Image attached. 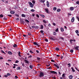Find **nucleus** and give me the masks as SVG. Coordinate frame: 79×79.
Returning <instances> with one entry per match:
<instances>
[{
    "label": "nucleus",
    "instance_id": "nucleus-1",
    "mask_svg": "<svg viewBox=\"0 0 79 79\" xmlns=\"http://www.w3.org/2000/svg\"><path fill=\"white\" fill-rule=\"evenodd\" d=\"M44 73L42 72H40V73L39 77H44Z\"/></svg>",
    "mask_w": 79,
    "mask_h": 79
},
{
    "label": "nucleus",
    "instance_id": "nucleus-2",
    "mask_svg": "<svg viewBox=\"0 0 79 79\" xmlns=\"http://www.w3.org/2000/svg\"><path fill=\"white\" fill-rule=\"evenodd\" d=\"M28 3H29L30 7H31V8H33L34 7V5L32 4V3L31 2H28Z\"/></svg>",
    "mask_w": 79,
    "mask_h": 79
},
{
    "label": "nucleus",
    "instance_id": "nucleus-3",
    "mask_svg": "<svg viewBox=\"0 0 79 79\" xmlns=\"http://www.w3.org/2000/svg\"><path fill=\"white\" fill-rule=\"evenodd\" d=\"M50 73H53V74H57L56 72L54 71H50Z\"/></svg>",
    "mask_w": 79,
    "mask_h": 79
},
{
    "label": "nucleus",
    "instance_id": "nucleus-4",
    "mask_svg": "<svg viewBox=\"0 0 79 79\" xmlns=\"http://www.w3.org/2000/svg\"><path fill=\"white\" fill-rule=\"evenodd\" d=\"M50 40H52V41H55V40H56V39L55 38H53L52 37H50Z\"/></svg>",
    "mask_w": 79,
    "mask_h": 79
},
{
    "label": "nucleus",
    "instance_id": "nucleus-5",
    "mask_svg": "<svg viewBox=\"0 0 79 79\" xmlns=\"http://www.w3.org/2000/svg\"><path fill=\"white\" fill-rule=\"evenodd\" d=\"M45 10L47 13H49V11H48V8H46L45 9Z\"/></svg>",
    "mask_w": 79,
    "mask_h": 79
},
{
    "label": "nucleus",
    "instance_id": "nucleus-6",
    "mask_svg": "<svg viewBox=\"0 0 79 79\" xmlns=\"http://www.w3.org/2000/svg\"><path fill=\"white\" fill-rule=\"evenodd\" d=\"M74 8L73 7H70V11H73L74 10Z\"/></svg>",
    "mask_w": 79,
    "mask_h": 79
},
{
    "label": "nucleus",
    "instance_id": "nucleus-7",
    "mask_svg": "<svg viewBox=\"0 0 79 79\" xmlns=\"http://www.w3.org/2000/svg\"><path fill=\"white\" fill-rule=\"evenodd\" d=\"M73 42H76V40H70V43H71V44H73V43L72 42H73Z\"/></svg>",
    "mask_w": 79,
    "mask_h": 79
},
{
    "label": "nucleus",
    "instance_id": "nucleus-8",
    "mask_svg": "<svg viewBox=\"0 0 79 79\" xmlns=\"http://www.w3.org/2000/svg\"><path fill=\"white\" fill-rule=\"evenodd\" d=\"M54 65L55 66V67H56L57 68H58V69H59V68H60L59 66H58V65L56 64H54Z\"/></svg>",
    "mask_w": 79,
    "mask_h": 79
},
{
    "label": "nucleus",
    "instance_id": "nucleus-9",
    "mask_svg": "<svg viewBox=\"0 0 79 79\" xmlns=\"http://www.w3.org/2000/svg\"><path fill=\"white\" fill-rule=\"evenodd\" d=\"M24 61H25V63H27V64H29V61H28V60H24Z\"/></svg>",
    "mask_w": 79,
    "mask_h": 79
},
{
    "label": "nucleus",
    "instance_id": "nucleus-10",
    "mask_svg": "<svg viewBox=\"0 0 79 79\" xmlns=\"http://www.w3.org/2000/svg\"><path fill=\"white\" fill-rule=\"evenodd\" d=\"M18 45H17V44H14V45H13V47H17Z\"/></svg>",
    "mask_w": 79,
    "mask_h": 79
},
{
    "label": "nucleus",
    "instance_id": "nucleus-11",
    "mask_svg": "<svg viewBox=\"0 0 79 79\" xmlns=\"http://www.w3.org/2000/svg\"><path fill=\"white\" fill-rule=\"evenodd\" d=\"M23 21L24 20L23 19H20V22L24 24V23H25V22H24V21Z\"/></svg>",
    "mask_w": 79,
    "mask_h": 79
},
{
    "label": "nucleus",
    "instance_id": "nucleus-12",
    "mask_svg": "<svg viewBox=\"0 0 79 79\" xmlns=\"http://www.w3.org/2000/svg\"><path fill=\"white\" fill-rule=\"evenodd\" d=\"M64 75H65V74L63 73L62 75V77L63 79H65V77L64 76Z\"/></svg>",
    "mask_w": 79,
    "mask_h": 79
},
{
    "label": "nucleus",
    "instance_id": "nucleus-13",
    "mask_svg": "<svg viewBox=\"0 0 79 79\" xmlns=\"http://www.w3.org/2000/svg\"><path fill=\"white\" fill-rule=\"evenodd\" d=\"M79 46L76 47L75 48V49H76L77 50H79Z\"/></svg>",
    "mask_w": 79,
    "mask_h": 79
},
{
    "label": "nucleus",
    "instance_id": "nucleus-14",
    "mask_svg": "<svg viewBox=\"0 0 79 79\" xmlns=\"http://www.w3.org/2000/svg\"><path fill=\"white\" fill-rule=\"evenodd\" d=\"M71 21L72 23H73L74 21V17H73Z\"/></svg>",
    "mask_w": 79,
    "mask_h": 79
},
{
    "label": "nucleus",
    "instance_id": "nucleus-15",
    "mask_svg": "<svg viewBox=\"0 0 79 79\" xmlns=\"http://www.w3.org/2000/svg\"><path fill=\"white\" fill-rule=\"evenodd\" d=\"M18 55L19 56H20V57H21V52L20 51L19 52H18Z\"/></svg>",
    "mask_w": 79,
    "mask_h": 79
},
{
    "label": "nucleus",
    "instance_id": "nucleus-16",
    "mask_svg": "<svg viewBox=\"0 0 79 79\" xmlns=\"http://www.w3.org/2000/svg\"><path fill=\"white\" fill-rule=\"evenodd\" d=\"M71 69H72V71L73 73L75 72V70L74 69V68L73 67H72L71 68Z\"/></svg>",
    "mask_w": 79,
    "mask_h": 79
},
{
    "label": "nucleus",
    "instance_id": "nucleus-17",
    "mask_svg": "<svg viewBox=\"0 0 79 79\" xmlns=\"http://www.w3.org/2000/svg\"><path fill=\"white\" fill-rule=\"evenodd\" d=\"M69 79H73V76H72V75L69 76Z\"/></svg>",
    "mask_w": 79,
    "mask_h": 79
},
{
    "label": "nucleus",
    "instance_id": "nucleus-18",
    "mask_svg": "<svg viewBox=\"0 0 79 79\" xmlns=\"http://www.w3.org/2000/svg\"><path fill=\"white\" fill-rule=\"evenodd\" d=\"M22 17H24V18L26 17V15L24 14H22Z\"/></svg>",
    "mask_w": 79,
    "mask_h": 79
},
{
    "label": "nucleus",
    "instance_id": "nucleus-19",
    "mask_svg": "<svg viewBox=\"0 0 79 79\" xmlns=\"http://www.w3.org/2000/svg\"><path fill=\"white\" fill-rule=\"evenodd\" d=\"M33 44L34 45H37V44H37V42H33Z\"/></svg>",
    "mask_w": 79,
    "mask_h": 79
},
{
    "label": "nucleus",
    "instance_id": "nucleus-20",
    "mask_svg": "<svg viewBox=\"0 0 79 79\" xmlns=\"http://www.w3.org/2000/svg\"><path fill=\"white\" fill-rule=\"evenodd\" d=\"M40 28L41 29H44V26L42 25H41V27Z\"/></svg>",
    "mask_w": 79,
    "mask_h": 79
},
{
    "label": "nucleus",
    "instance_id": "nucleus-21",
    "mask_svg": "<svg viewBox=\"0 0 79 79\" xmlns=\"http://www.w3.org/2000/svg\"><path fill=\"white\" fill-rule=\"evenodd\" d=\"M10 13L11 14H15V12L13 11H11L10 12Z\"/></svg>",
    "mask_w": 79,
    "mask_h": 79
},
{
    "label": "nucleus",
    "instance_id": "nucleus-22",
    "mask_svg": "<svg viewBox=\"0 0 79 79\" xmlns=\"http://www.w3.org/2000/svg\"><path fill=\"white\" fill-rule=\"evenodd\" d=\"M8 54H9V55H12V52L10 51L8 52Z\"/></svg>",
    "mask_w": 79,
    "mask_h": 79
},
{
    "label": "nucleus",
    "instance_id": "nucleus-23",
    "mask_svg": "<svg viewBox=\"0 0 79 79\" xmlns=\"http://www.w3.org/2000/svg\"><path fill=\"white\" fill-rule=\"evenodd\" d=\"M57 9V8L56 7H54L53 8V10H54V11H56Z\"/></svg>",
    "mask_w": 79,
    "mask_h": 79
},
{
    "label": "nucleus",
    "instance_id": "nucleus-24",
    "mask_svg": "<svg viewBox=\"0 0 79 79\" xmlns=\"http://www.w3.org/2000/svg\"><path fill=\"white\" fill-rule=\"evenodd\" d=\"M61 11V9H57V12H60Z\"/></svg>",
    "mask_w": 79,
    "mask_h": 79
},
{
    "label": "nucleus",
    "instance_id": "nucleus-25",
    "mask_svg": "<svg viewBox=\"0 0 79 79\" xmlns=\"http://www.w3.org/2000/svg\"><path fill=\"white\" fill-rule=\"evenodd\" d=\"M53 34L54 35H56V32H55L53 31Z\"/></svg>",
    "mask_w": 79,
    "mask_h": 79
},
{
    "label": "nucleus",
    "instance_id": "nucleus-26",
    "mask_svg": "<svg viewBox=\"0 0 79 79\" xmlns=\"http://www.w3.org/2000/svg\"><path fill=\"white\" fill-rule=\"evenodd\" d=\"M64 29H63V28L61 27V32H63L64 31Z\"/></svg>",
    "mask_w": 79,
    "mask_h": 79
},
{
    "label": "nucleus",
    "instance_id": "nucleus-27",
    "mask_svg": "<svg viewBox=\"0 0 79 79\" xmlns=\"http://www.w3.org/2000/svg\"><path fill=\"white\" fill-rule=\"evenodd\" d=\"M25 21L26 23H29V21L27 19H25Z\"/></svg>",
    "mask_w": 79,
    "mask_h": 79
},
{
    "label": "nucleus",
    "instance_id": "nucleus-28",
    "mask_svg": "<svg viewBox=\"0 0 79 79\" xmlns=\"http://www.w3.org/2000/svg\"><path fill=\"white\" fill-rule=\"evenodd\" d=\"M40 15L42 18H45V15Z\"/></svg>",
    "mask_w": 79,
    "mask_h": 79
},
{
    "label": "nucleus",
    "instance_id": "nucleus-29",
    "mask_svg": "<svg viewBox=\"0 0 79 79\" xmlns=\"http://www.w3.org/2000/svg\"><path fill=\"white\" fill-rule=\"evenodd\" d=\"M59 39H62V40H64V38L60 37H59Z\"/></svg>",
    "mask_w": 79,
    "mask_h": 79
},
{
    "label": "nucleus",
    "instance_id": "nucleus-30",
    "mask_svg": "<svg viewBox=\"0 0 79 79\" xmlns=\"http://www.w3.org/2000/svg\"><path fill=\"white\" fill-rule=\"evenodd\" d=\"M21 69V67H18L17 68H16V69L17 70H19V69Z\"/></svg>",
    "mask_w": 79,
    "mask_h": 79
},
{
    "label": "nucleus",
    "instance_id": "nucleus-31",
    "mask_svg": "<svg viewBox=\"0 0 79 79\" xmlns=\"http://www.w3.org/2000/svg\"><path fill=\"white\" fill-rule=\"evenodd\" d=\"M74 52V50H73V49H71L70 51V52L71 53H73V52Z\"/></svg>",
    "mask_w": 79,
    "mask_h": 79
},
{
    "label": "nucleus",
    "instance_id": "nucleus-32",
    "mask_svg": "<svg viewBox=\"0 0 79 79\" xmlns=\"http://www.w3.org/2000/svg\"><path fill=\"white\" fill-rule=\"evenodd\" d=\"M56 50V51H59V48H56L55 49Z\"/></svg>",
    "mask_w": 79,
    "mask_h": 79
},
{
    "label": "nucleus",
    "instance_id": "nucleus-33",
    "mask_svg": "<svg viewBox=\"0 0 79 79\" xmlns=\"http://www.w3.org/2000/svg\"><path fill=\"white\" fill-rule=\"evenodd\" d=\"M31 11L32 12H34V11H35V10H34V9H31Z\"/></svg>",
    "mask_w": 79,
    "mask_h": 79
},
{
    "label": "nucleus",
    "instance_id": "nucleus-34",
    "mask_svg": "<svg viewBox=\"0 0 79 79\" xmlns=\"http://www.w3.org/2000/svg\"><path fill=\"white\" fill-rule=\"evenodd\" d=\"M28 35H32V34L31 33H28Z\"/></svg>",
    "mask_w": 79,
    "mask_h": 79
},
{
    "label": "nucleus",
    "instance_id": "nucleus-35",
    "mask_svg": "<svg viewBox=\"0 0 79 79\" xmlns=\"http://www.w3.org/2000/svg\"><path fill=\"white\" fill-rule=\"evenodd\" d=\"M1 52L2 53H4V54H6L5 52H4V51H3V50H1Z\"/></svg>",
    "mask_w": 79,
    "mask_h": 79
},
{
    "label": "nucleus",
    "instance_id": "nucleus-36",
    "mask_svg": "<svg viewBox=\"0 0 79 79\" xmlns=\"http://www.w3.org/2000/svg\"><path fill=\"white\" fill-rule=\"evenodd\" d=\"M43 23H47V22H46V21H45V20H43Z\"/></svg>",
    "mask_w": 79,
    "mask_h": 79
},
{
    "label": "nucleus",
    "instance_id": "nucleus-37",
    "mask_svg": "<svg viewBox=\"0 0 79 79\" xmlns=\"http://www.w3.org/2000/svg\"><path fill=\"white\" fill-rule=\"evenodd\" d=\"M0 17L1 18H2V17H3V15L1 14L0 15Z\"/></svg>",
    "mask_w": 79,
    "mask_h": 79
},
{
    "label": "nucleus",
    "instance_id": "nucleus-38",
    "mask_svg": "<svg viewBox=\"0 0 79 79\" xmlns=\"http://www.w3.org/2000/svg\"><path fill=\"white\" fill-rule=\"evenodd\" d=\"M47 6H48V7H49V6H50V5L49 4V3H48L47 4Z\"/></svg>",
    "mask_w": 79,
    "mask_h": 79
},
{
    "label": "nucleus",
    "instance_id": "nucleus-39",
    "mask_svg": "<svg viewBox=\"0 0 79 79\" xmlns=\"http://www.w3.org/2000/svg\"><path fill=\"white\" fill-rule=\"evenodd\" d=\"M76 34H78V33H79V31H78V30H77L76 31Z\"/></svg>",
    "mask_w": 79,
    "mask_h": 79
},
{
    "label": "nucleus",
    "instance_id": "nucleus-40",
    "mask_svg": "<svg viewBox=\"0 0 79 79\" xmlns=\"http://www.w3.org/2000/svg\"><path fill=\"white\" fill-rule=\"evenodd\" d=\"M19 63V61L18 60H16L15 62V63Z\"/></svg>",
    "mask_w": 79,
    "mask_h": 79
},
{
    "label": "nucleus",
    "instance_id": "nucleus-41",
    "mask_svg": "<svg viewBox=\"0 0 79 79\" xmlns=\"http://www.w3.org/2000/svg\"><path fill=\"white\" fill-rule=\"evenodd\" d=\"M37 60H40V58L37 57Z\"/></svg>",
    "mask_w": 79,
    "mask_h": 79
},
{
    "label": "nucleus",
    "instance_id": "nucleus-42",
    "mask_svg": "<svg viewBox=\"0 0 79 79\" xmlns=\"http://www.w3.org/2000/svg\"><path fill=\"white\" fill-rule=\"evenodd\" d=\"M32 3H33L34 4L35 3V1L33 0L32 1Z\"/></svg>",
    "mask_w": 79,
    "mask_h": 79
},
{
    "label": "nucleus",
    "instance_id": "nucleus-43",
    "mask_svg": "<svg viewBox=\"0 0 79 79\" xmlns=\"http://www.w3.org/2000/svg\"><path fill=\"white\" fill-rule=\"evenodd\" d=\"M30 68L31 69H32V66L31 65H30Z\"/></svg>",
    "mask_w": 79,
    "mask_h": 79
},
{
    "label": "nucleus",
    "instance_id": "nucleus-44",
    "mask_svg": "<svg viewBox=\"0 0 79 79\" xmlns=\"http://www.w3.org/2000/svg\"><path fill=\"white\" fill-rule=\"evenodd\" d=\"M77 19L78 20V21H79V17L77 16L76 17Z\"/></svg>",
    "mask_w": 79,
    "mask_h": 79
},
{
    "label": "nucleus",
    "instance_id": "nucleus-45",
    "mask_svg": "<svg viewBox=\"0 0 79 79\" xmlns=\"http://www.w3.org/2000/svg\"><path fill=\"white\" fill-rule=\"evenodd\" d=\"M58 28H57L56 29V31H55L56 32H58Z\"/></svg>",
    "mask_w": 79,
    "mask_h": 79
},
{
    "label": "nucleus",
    "instance_id": "nucleus-46",
    "mask_svg": "<svg viewBox=\"0 0 79 79\" xmlns=\"http://www.w3.org/2000/svg\"><path fill=\"white\" fill-rule=\"evenodd\" d=\"M7 75H8V76H10L11 75V74L10 73H8L7 74Z\"/></svg>",
    "mask_w": 79,
    "mask_h": 79
},
{
    "label": "nucleus",
    "instance_id": "nucleus-47",
    "mask_svg": "<svg viewBox=\"0 0 79 79\" xmlns=\"http://www.w3.org/2000/svg\"><path fill=\"white\" fill-rule=\"evenodd\" d=\"M3 57L2 56H0V60H3Z\"/></svg>",
    "mask_w": 79,
    "mask_h": 79
},
{
    "label": "nucleus",
    "instance_id": "nucleus-48",
    "mask_svg": "<svg viewBox=\"0 0 79 79\" xmlns=\"http://www.w3.org/2000/svg\"><path fill=\"white\" fill-rule=\"evenodd\" d=\"M30 53H34V52H32V51L31 50H30L29 51Z\"/></svg>",
    "mask_w": 79,
    "mask_h": 79
},
{
    "label": "nucleus",
    "instance_id": "nucleus-49",
    "mask_svg": "<svg viewBox=\"0 0 79 79\" xmlns=\"http://www.w3.org/2000/svg\"><path fill=\"white\" fill-rule=\"evenodd\" d=\"M50 66V63H48V64L47 65V66Z\"/></svg>",
    "mask_w": 79,
    "mask_h": 79
},
{
    "label": "nucleus",
    "instance_id": "nucleus-50",
    "mask_svg": "<svg viewBox=\"0 0 79 79\" xmlns=\"http://www.w3.org/2000/svg\"><path fill=\"white\" fill-rule=\"evenodd\" d=\"M45 41H46V42H48V39H45Z\"/></svg>",
    "mask_w": 79,
    "mask_h": 79
},
{
    "label": "nucleus",
    "instance_id": "nucleus-51",
    "mask_svg": "<svg viewBox=\"0 0 79 79\" xmlns=\"http://www.w3.org/2000/svg\"><path fill=\"white\" fill-rule=\"evenodd\" d=\"M51 61H52V62H53V63H55V61L53 60H51Z\"/></svg>",
    "mask_w": 79,
    "mask_h": 79
},
{
    "label": "nucleus",
    "instance_id": "nucleus-52",
    "mask_svg": "<svg viewBox=\"0 0 79 79\" xmlns=\"http://www.w3.org/2000/svg\"><path fill=\"white\" fill-rule=\"evenodd\" d=\"M7 16L9 17H12V15H8Z\"/></svg>",
    "mask_w": 79,
    "mask_h": 79
},
{
    "label": "nucleus",
    "instance_id": "nucleus-53",
    "mask_svg": "<svg viewBox=\"0 0 79 79\" xmlns=\"http://www.w3.org/2000/svg\"><path fill=\"white\" fill-rule=\"evenodd\" d=\"M36 17H37V18H39V15L38 14H37L36 15Z\"/></svg>",
    "mask_w": 79,
    "mask_h": 79
},
{
    "label": "nucleus",
    "instance_id": "nucleus-54",
    "mask_svg": "<svg viewBox=\"0 0 79 79\" xmlns=\"http://www.w3.org/2000/svg\"><path fill=\"white\" fill-rule=\"evenodd\" d=\"M8 75H4V77H8Z\"/></svg>",
    "mask_w": 79,
    "mask_h": 79
},
{
    "label": "nucleus",
    "instance_id": "nucleus-55",
    "mask_svg": "<svg viewBox=\"0 0 79 79\" xmlns=\"http://www.w3.org/2000/svg\"><path fill=\"white\" fill-rule=\"evenodd\" d=\"M36 46H37L38 47H40V46L38 44H37V45H36Z\"/></svg>",
    "mask_w": 79,
    "mask_h": 79
},
{
    "label": "nucleus",
    "instance_id": "nucleus-56",
    "mask_svg": "<svg viewBox=\"0 0 79 79\" xmlns=\"http://www.w3.org/2000/svg\"><path fill=\"white\" fill-rule=\"evenodd\" d=\"M76 3L78 5H79V1H77L76 2Z\"/></svg>",
    "mask_w": 79,
    "mask_h": 79
},
{
    "label": "nucleus",
    "instance_id": "nucleus-57",
    "mask_svg": "<svg viewBox=\"0 0 79 79\" xmlns=\"http://www.w3.org/2000/svg\"><path fill=\"white\" fill-rule=\"evenodd\" d=\"M31 27L32 28H35V26H32Z\"/></svg>",
    "mask_w": 79,
    "mask_h": 79
},
{
    "label": "nucleus",
    "instance_id": "nucleus-58",
    "mask_svg": "<svg viewBox=\"0 0 79 79\" xmlns=\"http://www.w3.org/2000/svg\"><path fill=\"white\" fill-rule=\"evenodd\" d=\"M15 78H16V79H17V78H18V76H17V75H16L15 76Z\"/></svg>",
    "mask_w": 79,
    "mask_h": 79
},
{
    "label": "nucleus",
    "instance_id": "nucleus-59",
    "mask_svg": "<svg viewBox=\"0 0 79 79\" xmlns=\"http://www.w3.org/2000/svg\"><path fill=\"white\" fill-rule=\"evenodd\" d=\"M40 32L41 33H43V32H44V31H42V30H41V31H40Z\"/></svg>",
    "mask_w": 79,
    "mask_h": 79
},
{
    "label": "nucleus",
    "instance_id": "nucleus-60",
    "mask_svg": "<svg viewBox=\"0 0 79 79\" xmlns=\"http://www.w3.org/2000/svg\"><path fill=\"white\" fill-rule=\"evenodd\" d=\"M48 26H49V27H50V26H51V25L50 24V23L48 24Z\"/></svg>",
    "mask_w": 79,
    "mask_h": 79
},
{
    "label": "nucleus",
    "instance_id": "nucleus-61",
    "mask_svg": "<svg viewBox=\"0 0 79 79\" xmlns=\"http://www.w3.org/2000/svg\"><path fill=\"white\" fill-rule=\"evenodd\" d=\"M53 26H56V23H53Z\"/></svg>",
    "mask_w": 79,
    "mask_h": 79
},
{
    "label": "nucleus",
    "instance_id": "nucleus-62",
    "mask_svg": "<svg viewBox=\"0 0 79 79\" xmlns=\"http://www.w3.org/2000/svg\"><path fill=\"white\" fill-rule=\"evenodd\" d=\"M28 58H32V56L30 55L28 56Z\"/></svg>",
    "mask_w": 79,
    "mask_h": 79
},
{
    "label": "nucleus",
    "instance_id": "nucleus-63",
    "mask_svg": "<svg viewBox=\"0 0 79 79\" xmlns=\"http://www.w3.org/2000/svg\"><path fill=\"white\" fill-rule=\"evenodd\" d=\"M36 52L37 53H39V51L38 50H36Z\"/></svg>",
    "mask_w": 79,
    "mask_h": 79
},
{
    "label": "nucleus",
    "instance_id": "nucleus-64",
    "mask_svg": "<svg viewBox=\"0 0 79 79\" xmlns=\"http://www.w3.org/2000/svg\"><path fill=\"white\" fill-rule=\"evenodd\" d=\"M24 63H23L22 64V66H23V67H24Z\"/></svg>",
    "mask_w": 79,
    "mask_h": 79
}]
</instances>
